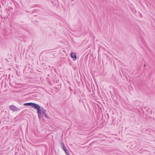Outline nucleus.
Wrapping results in <instances>:
<instances>
[{"instance_id": "5", "label": "nucleus", "mask_w": 155, "mask_h": 155, "mask_svg": "<svg viewBox=\"0 0 155 155\" xmlns=\"http://www.w3.org/2000/svg\"><path fill=\"white\" fill-rule=\"evenodd\" d=\"M39 108H40V111L41 112V111H42V112L43 113V114H46V110L43 107H41L40 106Z\"/></svg>"}, {"instance_id": "8", "label": "nucleus", "mask_w": 155, "mask_h": 155, "mask_svg": "<svg viewBox=\"0 0 155 155\" xmlns=\"http://www.w3.org/2000/svg\"><path fill=\"white\" fill-rule=\"evenodd\" d=\"M146 66V64H144V66Z\"/></svg>"}, {"instance_id": "1", "label": "nucleus", "mask_w": 155, "mask_h": 155, "mask_svg": "<svg viewBox=\"0 0 155 155\" xmlns=\"http://www.w3.org/2000/svg\"><path fill=\"white\" fill-rule=\"evenodd\" d=\"M25 106H31L32 107L34 108L35 109H37L39 106L37 104L32 103H26L24 104Z\"/></svg>"}, {"instance_id": "6", "label": "nucleus", "mask_w": 155, "mask_h": 155, "mask_svg": "<svg viewBox=\"0 0 155 155\" xmlns=\"http://www.w3.org/2000/svg\"><path fill=\"white\" fill-rule=\"evenodd\" d=\"M71 56L72 58H75L76 59L77 58L76 54L75 53L72 52L71 53Z\"/></svg>"}, {"instance_id": "2", "label": "nucleus", "mask_w": 155, "mask_h": 155, "mask_svg": "<svg viewBox=\"0 0 155 155\" xmlns=\"http://www.w3.org/2000/svg\"><path fill=\"white\" fill-rule=\"evenodd\" d=\"M61 147L63 149V150L64 151L65 153L67 155H69L68 153L67 150L65 148L64 145V143L62 142L61 143Z\"/></svg>"}, {"instance_id": "4", "label": "nucleus", "mask_w": 155, "mask_h": 155, "mask_svg": "<svg viewBox=\"0 0 155 155\" xmlns=\"http://www.w3.org/2000/svg\"><path fill=\"white\" fill-rule=\"evenodd\" d=\"M10 109L14 111H15L17 110L16 107L14 105H11L9 107Z\"/></svg>"}, {"instance_id": "3", "label": "nucleus", "mask_w": 155, "mask_h": 155, "mask_svg": "<svg viewBox=\"0 0 155 155\" xmlns=\"http://www.w3.org/2000/svg\"><path fill=\"white\" fill-rule=\"evenodd\" d=\"M40 106H38V107L37 108V109H37V113L38 115V118H39L40 120L41 119V112L40 111Z\"/></svg>"}, {"instance_id": "7", "label": "nucleus", "mask_w": 155, "mask_h": 155, "mask_svg": "<svg viewBox=\"0 0 155 155\" xmlns=\"http://www.w3.org/2000/svg\"><path fill=\"white\" fill-rule=\"evenodd\" d=\"M44 115L45 117H46V118H48V116L47 115V114H44Z\"/></svg>"}]
</instances>
